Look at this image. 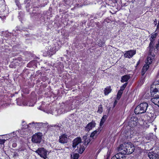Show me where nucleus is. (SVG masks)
<instances>
[{
    "label": "nucleus",
    "instance_id": "obj_4",
    "mask_svg": "<svg viewBox=\"0 0 159 159\" xmlns=\"http://www.w3.org/2000/svg\"><path fill=\"white\" fill-rule=\"evenodd\" d=\"M35 152L44 159H48V158L47 154L48 151L43 148H39L35 151Z\"/></svg>",
    "mask_w": 159,
    "mask_h": 159
},
{
    "label": "nucleus",
    "instance_id": "obj_11",
    "mask_svg": "<svg viewBox=\"0 0 159 159\" xmlns=\"http://www.w3.org/2000/svg\"><path fill=\"white\" fill-rule=\"evenodd\" d=\"M136 53V51L135 50H130L125 52L124 54V56L126 58H130L135 54Z\"/></svg>",
    "mask_w": 159,
    "mask_h": 159
},
{
    "label": "nucleus",
    "instance_id": "obj_6",
    "mask_svg": "<svg viewBox=\"0 0 159 159\" xmlns=\"http://www.w3.org/2000/svg\"><path fill=\"white\" fill-rule=\"evenodd\" d=\"M151 92L152 95L154 96V97H159V85L156 86H151Z\"/></svg>",
    "mask_w": 159,
    "mask_h": 159
},
{
    "label": "nucleus",
    "instance_id": "obj_32",
    "mask_svg": "<svg viewBox=\"0 0 159 159\" xmlns=\"http://www.w3.org/2000/svg\"><path fill=\"white\" fill-rule=\"evenodd\" d=\"M12 146L14 147H16V143H13Z\"/></svg>",
    "mask_w": 159,
    "mask_h": 159
},
{
    "label": "nucleus",
    "instance_id": "obj_30",
    "mask_svg": "<svg viewBox=\"0 0 159 159\" xmlns=\"http://www.w3.org/2000/svg\"><path fill=\"white\" fill-rule=\"evenodd\" d=\"M25 150V149H24V148H20L19 149V150H18V151H20V152L23 151H24Z\"/></svg>",
    "mask_w": 159,
    "mask_h": 159
},
{
    "label": "nucleus",
    "instance_id": "obj_29",
    "mask_svg": "<svg viewBox=\"0 0 159 159\" xmlns=\"http://www.w3.org/2000/svg\"><path fill=\"white\" fill-rule=\"evenodd\" d=\"M29 125H27V127H33V128H34V125L31 124V125H30V126H29Z\"/></svg>",
    "mask_w": 159,
    "mask_h": 159
},
{
    "label": "nucleus",
    "instance_id": "obj_24",
    "mask_svg": "<svg viewBox=\"0 0 159 159\" xmlns=\"http://www.w3.org/2000/svg\"><path fill=\"white\" fill-rule=\"evenodd\" d=\"M127 84V83L126 82L122 86H121L120 90L123 91L125 89Z\"/></svg>",
    "mask_w": 159,
    "mask_h": 159
},
{
    "label": "nucleus",
    "instance_id": "obj_23",
    "mask_svg": "<svg viewBox=\"0 0 159 159\" xmlns=\"http://www.w3.org/2000/svg\"><path fill=\"white\" fill-rule=\"evenodd\" d=\"M159 85V80L155 81L151 86H156L157 85Z\"/></svg>",
    "mask_w": 159,
    "mask_h": 159
},
{
    "label": "nucleus",
    "instance_id": "obj_5",
    "mask_svg": "<svg viewBox=\"0 0 159 159\" xmlns=\"http://www.w3.org/2000/svg\"><path fill=\"white\" fill-rule=\"evenodd\" d=\"M43 135L41 133H37L33 135L32 141L35 143H40L42 139Z\"/></svg>",
    "mask_w": 159,
    "mask_h": 159
},
{
    "label": "nucleus",
    "instance_id": "obj_27",
    "mask_svg": "<svg viewBox=\"0 0 159 159\" xmlns=\"http://www.w3.org/2000/svg\"><path fill=\"white\" fill-rule=\"evenodd\" d=\"M122 93V91L119 90L117 93V97L120 98Z\"/></svg>",
    "mask_w": 159,
    "mask_h": 159
},
{
    "label": "nucleus",
    "instance_id": "obj_10",
    "mask_svg": "<svg viewBox=\"0 0 159 159\" xmlns=\"http://www.w3.org/2000/svg\"><path fill=\"white\" fill-rule=\"evenodd\" d=\"M81 139L80 138H77L75 139L73 141V147L74 149L76 147L78 148L79 146L81 145Z\"/></svg>",
    "mask_w": 159,
    "mask_h": 159
},
{
    "label": "nucleus",
    "instance_id": "obj_21",
    "mask_svg": "<svg viewBox=\"0 0 159 159\" xmlns=\"http://www.w3.org/2000/svg\"><path fill=\"white\" fill-rule=\"evenodd\" d=\"M107 116L106 115H105L103 116L100 123V126H102L103 125L104 122L107 119Z\"/></svg>",
    "mask_w": 159,
    "mask_h": 159
},
{
    "label": "nucleus",
    "instance_id": "obj_34",
    "mask_svg": "<svg viewBox=\"0 0 159 159\" xmlns=\"http://www.w3.org/2000/svg\"><path fill=\"white\" fill-rule=\"evenodd\" d=\"M55 53V51H54L52 52V53H51V54H54Z\"/></svg>",
    "mask_w": 159,
    "mask_h": 159
},
{
    "label": "nucleus",
    "instance_id": "obj_20",
    "mask_svg": "<svg viewBox=\"0 0 159 159\" xmlns=\"http://www.w3.org/2000/svg\"><path fill=\"white\" fill-rule=\"evenodd\" d=\"M111 91L110 86L107 87L104 89V93L105 95H108Z\"/></svg>",
    "mask_w": 159,
    "mask_h": 159
},
{
    "label": "nucleus",
    "instance_id": "obj_16",
    "mask_svg": "<svg viewBox=\"0 0 159 159\" xmlns=\"http://www.w3.org/2000/svg\"><path fill=\"white\" fill-rule=\"evenodd\" d=\"M130 77L129 75H124L122 77L121 82L122 83L126 82L130 79Z\"/></svg>",
    "mask_w": 159,
    "mask_h": 159
},
{
    "label": "nucleus",
    "instance_id": "obj_12",
    "mask_svg": "<svg viewBox=\"0 0 159 159\" xmlns=\"http://www.w3.org/2000/svg\"><path fill=\"white\" fill-rule=\"evenodd\" d=\"M96 123L92 121L89 123L84 128L85 131H89L95 126Z\"/></svg>",
    "mask_w": 159,
    "mask_h": 159
},
{
    "label": "nucleus",
    "instance_id": "obj_22",
    "mask_svg": "<svg viewBox=\"0 0 159 159\" xmlns=\"http://www.w3.org/2000/svg\"><path fill=\"white\" fill-rule=\"evenodd\" d=\"M73 157L74 159H78L79 157V155L78 153H73Z\"/></svg>",
    "mask_w": 159,
    "mask_h": 159
},
{
    "label": "nucleus",
    "instance_id": "obj_18",
    "mask_svg": "<svg viewBox=\"0 0 159 159\" xmlns=\"http://www.w3.org/2000/svg\"><path fill=\"white\" fill-rule=\"evenodd\" d=\"M98 132V131H97V130L94 131L91 133L90 135V137L93 139L96 138L99 133V132Z\"/></svg>",
    "mask_w": 159,
    "mask_h": 159
},
{
    "label": "nucleus",
    "instance_id": "obj_26",
    "mask_svg": "<svg viewBox=\"0 0 159 159\" xmlns=\"http://www.w3.org/2000/svg\"><path fill=\"white\" fill-rule=\"evenodd\" d=\"M98 112L100 113H101L102 112V105H100L98 107Z\"/></svg>",
    "mask_w": 159,
    "mask_h": 159
},
{
    "label": "nucleus",
    "instance_id": "obj_3",
    "mask_svg": "<svg viewBox=\"0 0 159 159\" xmlns=\"http://www.w3.org/2000/svg\"><path fill=\"white\" fill-rule=\"evenodd\" d=\"M148 107V104L146 102H143L138 106L134 110L136 114H142L145 113Z\"/></svg>",
    "mask_w": 159,
    "mask_h": 159
},
{
    "label": "nucleus",
    "instance_id": "obj_7",
    "mask_svg": "<svg viewBox=\"0 0 159 159\" xmlns=\"http://www.w3.org/2000/svg\"><path fill=\"white\" fill-rule=\"evenodd\" d=\"M138 120V118L134 116H131L128 122L129 126L131 127L135 126L139 122Z\"/></svg>",
    "mask_w": 159,
    "mask_h": 159
},
{
    "label": "nucleus",
    "instance_id": "obj_9",
    "mask_svg": "<svg viewBox=\"0 0 159 159\" xmlns=\"http://www.w3.org/2000/svg\"><path fill=\"white\" fill-rule=\"evenodd\" d=\"M31 124L33 125L34 126V128L35 129H40L42 127H44L47 125V123H35L33 122L29 124V126H30V125Z\"/></svg>",
    "mask_w": 159,
    "mask_h": 159
},
{
    "label": "nucleus",
    "instance_id": "obj_8",
    "mask_svg": "<svg viewBox=\"0 0 159 159\" xmlns=\"http://www.w3.org/2000/svg\"><path fill=\"white\" fill-rule=\"evenodd\" d=\"M157 35V33H155L153 34H152L151 37L150 38V40L151 42L150 43L148 48L149 49V52H151L152 51V49L153 47V45L154 43V41L155 40V38L156 37V36Z\"/></svg>",
    "mask_w": 159,
    "mask_h": 159
},
{
    "label": "nucleus",
    "instance_id": "obj_15",
    "mask_svg": "<svg viewBox=\"0 0 159 159\" xmlns=\"http://www.w3.org/2000/svg\"><path fill=\"white\" fill-rule=\"evenodd\" d=\"M124 156L121 153H119L113 156L111 159H124Z\"/></svg>",
    "mask_w": 159,
    "mask_h": 159
},
{
    "label": "nucleus",
    "instance_id": "obj_1",
    "mask_svg": "<svg viewBox=\"0 0 159 159\" xmlns=\"http://www.w3.org/2000/svg\"><path fill=\"white\" fill-rule=\"evenodd\" d=\"M134 148L130 143H125L120 145L119 150L121 151V153L122 154H129L134 151Z\"/></svg>",
    "mask_w": 159,
    "mask_h": 159
},
{
    "label": "nucleus",
    "instance_id": "obj_36",
    "mask_svg": "<svg viewBox=\"0 0 159 159\" xmlns=\"http://www.w3.org/2000/svg\"><path fill=\"white\" fill-rule=\"evenodd\" d=\"M98 45H99V46H101L102 45V44H100V43H99V44H98Z\"/></svg>",
    "mask_w": 159,
    "mask_h": 159
},
{
    "label": "nucleus",
    "instance_id": "obj_35",
    "mask_svg": "<svg viewBox=\"0 0 159 159\" xmlns=\"http://www.w3.org/2000/svg\"><path fill=\"white\" fill-rule=\"evenodd\" d=\"M139 63V61L137 62V65H138Z\"/></svg>",
    "mask_w": 159,
    "mask_h": 159
},
{
    "label": "nucleus",
    "instance_id": "obj_28",
    "mask_svg": "<svg viewBox=\"0 0 159 159\" xmlns=\"http://www.w3.org/2000/svg\"><path fill=\"white\" fill-rule=\"evenodd\" d=\"M6 140L5 139H0V145L3 144L5 143Z\"/></svg>",
    "mask_w": 159,
    "mask_h": 159
},
{
    "label": "nucleus",
    "instance_id": "obj_25",
    "mask_svg": "<svg viewBox=\"0 0 159 159\" xmlns=\"http://www.w3.org/2000/svg\"><path fill=\"white\" fill-rule=\"evenodd\" d=\"M90 141V140L89 138H87L85 140L84 144H88Z\"/></svg>",
    "mask_w": 159,
    "mask_h": 159
},
{
    "label": "nucleus",
    "instance_id": "obj_17",
    "mask_svg": "<svg viewBox=\"0 0 159 159\" xmlns=\"http://www.w3.org/2000/svg\"><path fill=\"white\" fill-rule=\"evenodd\" d=\"M151 101L155 104L157 105L159 107V97L152 98H151Z\"/></svg>",
    "mask_w": 159,
    "mask_h": 159
},
{
    "label": "nucleus",
    "instance_id": "obj_13",
    "mask_svg": "<svg viewBox=\"0 0 159 159\" xmlns=\"http://www.w3.org/2000/svg\"><path fill=\"white\" fill-rule=\"evenodd\" d=\"M68 140L67 135L65 134H63L59 137V142L61 143H66L68 142Z\"/></svg>",
    "mask_w": 159,
    "mask_h": 159
},
{
    "label": "nucleus",
    "instance_id": "obj_2",
    "mask_svg": "<svg viewBox=\"0 0 159 159\" xmlns=\"http://www.w3.org/2000/svg\"><path fill=\"white\" fill-rule=\"evenodd\" d=\"M155 55L152 53V52H149V54L145 61L146 64L143 66L142 71V75H143L149 67V65L152 62L153 60L154 59Z\"/></svg>",
    "mask_w": 159,
    "mask_h": 159
},
{
    "label": "nucleus",
    "instance_id": "obj_31",
    "mask_svg": "<svg viewBox=\"0 0 159 159\" xmlns=\"http://www.w3.org/2000/svg\"><path fill=\"white\" fill-rule=\"evenodd\" d=\"M117 103V101L116 100H115L114 103L113 107H115V106L116 104Z\"/></svg>",
    "mask_w": 159,
    "mask_h": 159
},
{
    "label": "nucleus",
    "instance_id": "obj_14",
    "mask_svg": "<svg viewBox=\"0 0 159 159\" xmlns=\"http://www.w3.org/2000/svg\"><path fill=\"white\" fill-rule=\"evenodd\" d=\"M148 157L150 159H159V156L156 153L153 152H149L148 154Z\"/></svg>",
    "mask_w": 159,
    "mask_h": 159
},
{
    "label": "nucleus",
    "instance_id": "obj_33",
    "mask_svg": "<svg viewBox=\"0 0 159 159\" xmlns=\"http://www.w3.org/2000/svg\"><path fill=\"white\" fill-rule=\"evenodd\" d=\"M23 105L24 106H30L28 104H27L25 103V102H23Z\"/></svg>",
    "mask_w": 159,
    "mask_h": 159
},
{
    "label": "nucleus",
    "instance_id": "obj_19",
    "mask_svg": "<svg viewBox=\"0 0 159 159\" xmlns=\"http://www.w3.org/2000/svg\"><path fill=\"white\" fill-rule=\"evenodd\" d=\"M85 149L83 145H80L79 146V148L76 149V150H77V152L80 153H82L84 151Z\"/></svg>",
    "mask_w": 159,
    "mask_h": 159
}]
</instances>
